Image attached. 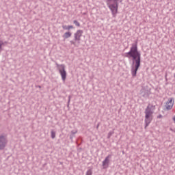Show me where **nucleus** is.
Returning a JSON list of instances; mask_svg holds the SVG:
<instances>
[{
	"instance_id": "14",
	"label": "nucleus",
	"mask_w": 175,
	"mask_h": 175,
	"mask_svg": "<svg viewBox=\"0 0 175 175\" xmlns=\"http://www.w3.org/2000/svg\"><path fill=\"white\" fill-rule=\"evenodd\" d=\"M3 45V42L2 41H0V51L1 50V47Z\"/></svg>"
},
{
	"instance_id": "13",
	"label": "nucleus",
	"mask_w": 175,
	"mask_h": 175,
	"mask_svg": "<svg viewBox=\"0 0 175 175\" xmlns=\"http://www.w3.org/2000/svg\"><path fill=\"white\" fill-rule=\"evenodd\" d=\"M86 175H92V170H88Z\"/></svg>"
},
{
	"instance_id": "16",
	"label": "nucleus",
	"mask_w": 175,
	"mask_h": 175,
	"mask_svg": "<svg viewBox=\"0 0 175 175\" xmlns=\"http://www.w3.org/2000/svg\"><path fill=\"white\" fill-rule=\"evenodd\" d=\"M174 78H175V74H174Z\"/></svg>"
},
{
	"instance_id": "15",
	"label": "nucleus",
	"mask_w": 175,
	"mask_h": 175,
	"mask_svg": "<svg viewBox=\"0 0 175 175\" xmlns=\"http://www.w3.org/2000/svg\"><path fill=\"white\" fill-rule=\"evenodd\" d=\"M173 121L175 122V116L173 117Z\"/></svg>"
},
{
	"instance_id": "10",
	"label": "nucleus",
	"mask_w": 175,
	"mask_h": 175,
	"mask_svg": "<svg viewBox=\"0 0 175 175\" xmlns=\"http://www.w3.org/2000/svg\"><path fill=\"white\" fill-rule=\"evenodd\" d=\"M109 162V156L107 157L105 161L103 162V166L108 165Z\"/></svg>"
},
{
	"instance_id": "9",
	"label": "nucleus",
	"mask_w": 175,
	"mask_h": 175,
	"mask_svg": "<svg viewBox=\"0 0 175 175\" xmlns=\"http://www.w3.org/2000/svg\"><path fill=\"white\" fill-rule=\"evenodd\" d=\"M63 29L65 30H70V29H73L72 25H63L62 27Z\"/></svg>"
},
{
	"instance_id": "1",
	"label": "nucleus",
	"mask_w": 175,
	"mask_h": 175,
	"mask_svg": "<svg viewBox=\"0 0 175 175\" xmlns=\"http://www.w3.org/2000/svg\"><path fill=\"white\" fill-rule=\"evenodd\" d=\"M126 57L133 59L131 75L133 77H135L141 66V53L138 51L137 42L132 44L130 51L126 53Z\"/></svg>"
},
{
	"instance_id": "6",
	"label": "nucleus",
	"mask_w": 175,
	"mask_h": 175,
	"mask_svg": "<svg viewBox=\"0 0 175 175\" xmlns=\"http://www.w3.org/2000/svg\"><path fill=\"white\" fill-rule=\"evenodd\" d=\"M174 104V99L173 98H170L165 104V108L167 110H171Z\"/></svg>"
},
{
	"instance_id": "2",
	"label": "nucleus",
	"mask_w": 175,
	"mask_h": 175,
	"mask_svg": "<svg viewBox=\"0 0 175 175\" xmlns=\"http://www.w3.org/2000/svg\"><path fill=\"white\" fill-rule=\"evenodd\" d=\"M154 109H155V106H153L152 105H148L147 108L145 109V123H146L145 128L148 126V125L152 121Z\"/></svg>"
},
{
	"instance_id": "5",
	"label": "nucleus",
	"mask_w": 175,
	"mask_h": 175,
	"mask_svg": "<svg viewBox=\"0 0 175 175\" xmlns=\"http://www.w3.org/2000/svg\"><path fill=\"white\" fill-rule=\"evenodd\" d=\"M8 140L6 136L1 135L0 136V150H3L7 145Z\"/></svg>"
},
{
	"instance_id": "7",
	"label": "nucleus",
	"mask_w": 175,
	"mask_h": 175,
	"mask_svg": "<svg viewBox=\"0 0 175 175\" xmlns=\"http://www.w3.org/2000/svg\"><path fill=\"white\" fill-rule=\"evenodd\" d=\"M83 31L82 30H77V32L75 33L74 36H75V40L76 41H80L81 40V38L83 35Z\"/></svg>"
},
{
	"instance_id": "8",
	"label": "nucleus",
	"mask_w": 175,
	"mask_h": 175,
	"mask_svg": "<svg viewBox=\"0 0 175 175\" xmlns=\"http://www.w3.org/2000/svg\"><path fill=\"white\" fill-rule=\"evenodd\" d=\"M71 36H72V33L68 31V32H66L64 35H63V38H64L65 39H68L70 38Z\"/></svg>"
},
{
	"instance_id": "4",
	"label": "nucleus",
	"mask_w": 175,
	"mask_h": 175,
	"mask_svg": "<svg viewBox=\"0 0 175 175\" xmlns=\"http://www.w3.org/2000/svg\"><path fill=\"white\" fill-rule=\"evenodd\" d=\"M110 10L111 11L112 15L113 18L117 16V14L118 12V4H111L109 7Z\"/></svg>"
},
{
	"instance_id": "11",
	"label": "nucleus",
	"mask_w": 175,
	"mask_h": 175,
	"mask_svg": "<svg viewBox=\"0 0 175 175\" xmlns=\"http://www.w3.org/2000/svg\"><path fill=\"white\" fill-rule=\"evenodd\" d=\"M51 137L55 139L56 137V133L54 131H51Z\"/></svg>"
},
{
	"instance_id": "3",
	"label": "nucleus",
	"mask_w": 175,
	"mask_h": 175,
	"mask_svg": "<svg viewBox=\"0 0 175 175\" xmlns=\"http://www.w3.org/2000/svg\"><path fill=\"white\" fill-rule=\"evenodd\" d=\"M57 67L59 70V72L60 74V76L62 77V80L65 82L66 79V72L65 70V66L64 64H57Z\"/></svg>"
},
{
	"instance_id": "12",
	"label": "nucleus",
	"mask_w": 175,
	"mask_h": 175,
	"mask_svg": "<svg viewBox=\"0 0 175 175\" xmlns=\"http://www.w3.org/2000/svg\"><path fill=\"white\" fill-rule=\"evenodd\" d=\"M74 24L77 26V27H80V23L79 22H78L77 20L74 21Z\"/></svg>"
}]
</instances>
